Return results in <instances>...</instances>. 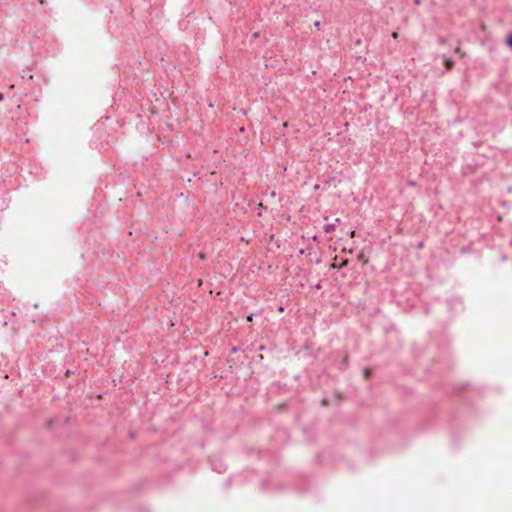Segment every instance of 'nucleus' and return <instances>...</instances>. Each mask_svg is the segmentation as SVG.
Here are the masks:
<instances>
[{
    "mask_svg": "<svg viewBox=\"0 0 512 512\" xmlns=\"http://www.w3.org/2000/svg\"><path fill=\"white\" fill-rule=\"evenodd\" d=\"M444 65L446 67L447 70H451L454 66V63L451 59H445L444 60Z\"/></svg>",
    "mask_w": 512,
    "mask_h": 512,
    "instance_id": "7ed1b4c3",
    "label": "nucleus"
},
{
    "mask_svg": "<svg viewBox=\"0 0 512 512\" xmlns=\"http://www.w3.org/2000/svg\"><path fill=\"white\" fill-rule=\"evenodd\" d=\"M199 257H200L201 259H203V258H204V255H203L202 253H200V254H199Z\"/></svg>",
    "mask_w": 512,
    "mask_h": 512,
    "instance_id": "dca6fc26",
    "label": "nucleus"
},
{
    "mask_svg": "<svg viewBox=\"0 0 512 512\" xmlns=\"http://www.w3.org/2000/svg\"><path fill=\"white\" fill-rule=\"evenodd\" d=\"M455 52H456V53H458V54H460L462 57L464 56V52H462V50H461V48H460V47H457V48L455 49Z\"/></svg>",
    "mask_w": 512,
    "mask_h": 512,
    "instance_id": "0eeeda50",
    "label": "nucleus"
},
{
    "mask_svg": "<svg viewBox=\"0 0 512 512\" xmlns=\"http://www.w3.org/2000/svg\"><path fill=\"white\" fill-rule=\"evenodd\" d=\"M439 42H440L441 44H444V43H445V39H444V38H440Z\"/></svg>",
    "mask_w": 512,
    "mask_h": 512,
    "instance_id": "ddd939ff",
    "label": "nucleus"
},
{
    "mask_svg": "<svg viewBox=\"0 0 512 512\" xmlns=\"http://www.w3.org/2000/svg\"><path fill=\"white\" fill-rule=\"evenodd\" d=\"M507 44L512 47V34L508 36L507 38Z\"/></svg>",
    "mask_w": 512,
    "mask_h": 512,
    "instance_id": "423d86ee",
    "label": "nucleus"
},
{
    "mask_svg": "<svg viewBox=\"0 0 512 512\" xmlns=\"http://www.w3.org/2000/svg\"><path fill=\"white\" fill-rule=\"evenodd\" d=\"M229 485H230V481H229V480H227V481H226V486L228 487Z\"/></svg>",
    "mask_w": 512,
    "mask_h": 512,
    "instance_id": "f3484780",
    "label": "nucleus"
},
{
    "mask_svg": "<svg viewBox=\"0 0 512 512\" xmlns=\"http://www.w3.org/2000/svg\"><path fill=\"white\" fill-rule=\"evenodd\" d=\"M317 239H318L317 235L312 236L313 241H317Z\"/></svg>",
    "mask_w": 512,
    "mask_h": 512,
    "instance_id": "f8f14e48",
    "label": "nucleus"
},
{
    "mask_svg": "<svg viewBox=\"0 0 512 512\" xmlns=\"http://www.w3.org/2000/svg\"><path fill=\"white\" fill-rule=\"evenodd\" d=\"M278 311H279V312H283V311H284V307H283V306H280V307L278 308Z\"/></svg>",
    "mask_w": 512,
    "mask_h": 512,
    "instance_id": "9d476101",
    "label": "nucleus"
},
{
    "mask_svg": "<svg viewBox=\"0 0 512 512\" xmlns=\"http://www.w3.org/2000/svg\"><path fill=\"white\" fill-rule=\"evenodd\" d=\"M392 37H393L394 39H396V38L398 37V33H397V32H393V33H392Z\"/></svg>",
    "mask_w": 512,
    "mask_h": 512,
    "instance_id": "1a4fd4ad",
    "label": "nucleus"
},
{
    "mask_svg": "<svg viewBox=\"0 0 512 512\" xmlns=\"http://www.w3.org/2000/svg\"><path fill=\"white\" fill-rule=\"evenodd\" d=\"M4 99L3 93L0 92V102Z\"/></svg>",
    "mask_w": 512,
    "mask_h": 512,
    "instance_id": "9b49d317",
    "label": "nucleus"
},
{
    "mask_svg": "<svg viewBox=\"0 0 512 512\" xmlns=\"http://www.w3.org/2000/svg\"><path fill=\"white\" fill-rule=\"evenodd\" d=\"M363 373H364V376L367 378L369 376V374L371 373V371L369 368H364Z\"/></svg>",
    "mask_w": 512,
    "mask_h": 512,
    "instance_id": "20e7f679",
    "label": "nucleus"
},
{
    "mask_svg": "<svg viewBox=\"0 0 512 512\" xmlns=\"http://www.w3.org/2000/svg\"><path fill=\"white\" fill-rule=\"evenodd\" d=\"M258 209H259V210H266V209H267V207H266V206H264L262 203H259V204H258Z\"/></svg>",
    "mask_w": 512,
    "mask_h": 512,
    "instance_id": "6e6552de",
    "label": "nucleus"
},
{
    "mask_svg": "<svg viewBox=\"0 0 512 512\" xmlns=\"http://www.w3.org/2000/svg\"><path fill=\"white\" fill-rule=\"evenodd\" d=\"M253 317H254V313H250L249 315L246 316V320L248 322H251L253 320Z\"/></svg>",
    "mask_w": 512,
    "mask_h": 512,
    "instance_id": "39448f33",
    "label": "nucleus"
},
{
    "mask_svg": "<svg viewBox=\"0 0 512 512\" xmlns=\"http://www.w3.org/2000/svg\"><path fill=\"white\" fill-rule=\"evenodd\" d=\"M253 36H254L255 38H257V37L259 36V34L256 32V33H254V35H253Z\"/></svg>",
    "mask_w": 512,
    "mask_h": 512,
    "instance_id": "2eb2a0df",
    "label": "nucleus"
},
{
    "mask_svg": "<svg viewBox=\"0 0 512 512\" xmlns=\"http://www.w3.org/2000/svg\"><path fill=\"white\" fill-rule=\"evenodd\" d=\"M338 222H340V219H339V218H336V219L334 220V222L324 224V226H323V230H324V232H325V233H331V232H333V231L335 230V228H336V223H338Z\"/></svg>",
    "mask_w": 512,
    "mask_h": 512,
    "instance_id": "f257e3e1",
    "label": "nucleus"
},
{
    "mask_svg": "<svg viewBox=\"0 0 512 512\" xmlns=\"http://www.w3.org/2000/svg\"><path fill=\"white\" fill-rule=\"evenodd\" d=\"M320 25V22L319 21H316L315 22V26L318 27Z\"/></svg>",
    "mask_w": 512,
    "mask_h": 512,
    "instance_id": "4468645a",
    "label": "nucleus"
},
{
    "mask_svg": "<svg viewBox=\"0 0 512 512\" xmlns=\"http://www.w3.org/2000/svg\"><path fill=\"white\" fill-rule=\"evenodd\" d=\"M348 355H345L339 365V369L344 371L348 368Z\"/></svg>",
    "mask_w": 512,
    "mask_h": 512,
    "instance_id": "f03ea898",
    "label": "nucleus"
}]
</instances>
